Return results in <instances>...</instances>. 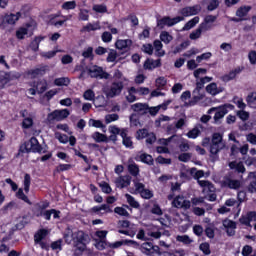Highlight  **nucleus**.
Segmentation results:
<instances>
[{
	"mask_svg": "<svg viewBox=\"0 0 256 256\" xmlns=\"http://www.w3.org/2000/svg\"><path fill=\"white\" fill-rule=\"evenodd\" d=\"M69 115L70 112L67 109L54 110L53 112L47 115V121L49 123H53L54 121H63V119H67Z\"/></svg>",
	"mask_w": 256,
	"mask_h": 256,
	"instance_id": "6e6552de",
	"label": "nucleus"
},
{
	"mask_svg": "<svg viewBox=\"0 0 256 256\" xmlns=\"http://www.w3.org/2000/svg\"><path fill=\"white\" fill-rule=\"evenodd\" d=\"M248 59L251 63V65H256V51L252 50L248 54Z\"/></svg>",
	"mask_w": 256,
	"mask_h": 256,
	"instance_id": "774afa93",
	"label": "nucleus"
},
{
	"mask_svg": "<svg viewBox=\"0 0 256 256\" xmlns=\"http://www.w3.org/2000/svg\"><path fill=\"white\" fill-rule=\"evenodd\" d=\"M123 91V82H113L109 87L104 88L103 93L107 99L119 97Z\"/></svg>",
	"mask_w": 256,
	"mask_h": 256,
	"instance_id": "423d86ee",
	"label": "nucleus"
},
{
	"mask_svg": "<svg viewBox=\"0 0 256 256\" xmlns=\"http://www.w3.org/2000/svg\"><path fill=\"white\" fill-rule=\"evenodd\" d=\"M79 21H89V10L87 9H80L78 14Z\"/></svg>",
	"mask_w": 256,
	"mask_h": 256,
	"instance_id": "79ce46f5",
	"label": "nucleus"
},
{
	"mask_svg": "<svg viewBox=\"0 0 256 256\" xmlns=\"http://www.w3.org/2000/svg\"><path fill=\"white\" fill-rule=\"evenodd\" d=\"M246 103L251 109H256V92H251L247 95Z\"/></svg>",
	"mask_w": 256,
	"mask_h": 256,
	"instance_id": "393cba45",
	"label": "nucleus"
},
{
	"mask_svg": "<svg viewBox=\"0 0 256 256\" xmlns=\"http://www.w3.org/2000/svg\"><path fill=\"white\" fill-rule=\"evenodd\" d=\"M201 33H203L200 29H199V27L196 29V30H194V31H192L191 33H190V35H189V38L192 40V41H196V39H200L201 38Z\"/></svg>",
	"mask_w": 256,
	"mask_h": 256,
	"instance_id": "3c124183",
	"label": "nucleus"
},
{
	"mask_svg": "<svg viewBox=\"0 0 256 256\" xmlns=\"http://www.w3.org/2000/svg\"><path fill=\"white\" fill-rule=\"evenodd\" d=\"M141 249L146 255H154L155 251H159V246H153L152 243L145 242L142 244Z\"/></svg>",
	"mask_w": 256,
	"mask_h": 256,
	"instance_id": "a211bd4d",
	"label": "nucleus"
},
{
	"mask_svg": "<svg viewBox=\"0 0 256 256\" xmlns=\"http://www.w3.org/2000/svg\"><path fill=\"white\" fill-rule=\"evenodd\" d=\"M223 227H225V229H237V223L233 220L225 219L223 221Z\"/></svg>",
	"mask_w": 256,
	"mask_h": 256,
	"instance_id": "09e8293b",
	"label": "nucleus"
},
{
	"mask_svg": "<svg viewBox=\"0 0 256 256\" xmlns=\"http://www.w3.org/2000/svg\"><path fill=\"white\" fill-rule=\"evenodd\" d=\"M45 237H47V230L42 229L37 234H35L34 241L35 243H41Z\"/></svg>",
	"mask_w": 256,
	"mask_h": 256,
	"instance_id": "58836bf2",
	"label": "nucleus"
},
{
	"mask_svg": "<svg viewBox=\"0 0 256 256\" xmlns=\"http://www.w3.org/2000/svg\"><path fill=\"white\" fill-rule=\"evenodd\" d=\"M160 40L163 43H165L166 45H169V43L173 41V36H171V34H169V32L163 31L160 34Z\"/></svg>",
	"mask_w": 256,
	"mask_h": 256,
	"instance_id": "72a5a7b5",
	"label": "nucleus"
},
{
	"mask_svg": "<svg viewBox=\"0 0 256 256\" xmlns=\"http://www.w3.org/2000/svg\"><path fill=\"white\" fill-rule=\"evenodd\" d=\"M198 28L202 33H206V31H211L213 29V24L203 21Z\"/></svg>",
	"mask_w": 256,
	"mask_h": 256,
	"instance_id": "c03bdc74",
	"label": "nucleus"
},
{
	"mask_svg": "<svg viewBox=\"0 0 256 256\" xmlns=\"http://www.w3.org/2000/svg\"><path fill=\"white\" fill-rule=\"evenodd\" d=\"M119 115L118 114H108L105 116V123H113V121H118Z\"/></svg>",
	"mask_w": 256,
	"mask_h": 256,
	"instance_id": "13d9d810",
	"label": "nucleus"
},
{
	"mask_svg": "<svg viewBox=\"0 0 256 256\" xmlns=\"http://www.w3.org/2000/svg\"><path fill=\"white\" fill-rule=\"evenodd\" d=\"M128 171L133 177H137V175H139V165H137L133 159L128 160Z\"/></svg>",
	"mask_w": 256,
	"mask_h": 256,
	"instance_id": "4be33fe9",
	"label": "nucleus"
},
{
	"mask_svg": "<svg viewBox=\"0 0 256 256\" xmlns=\"http://www.w3.org/2000/svg\"><path fill=\"white\" fill-rule=\"evenodd\" d=\"M89 239V235L85 234V232L81 230H71L68 229L67 233L64 235L65 243L71 244L73 241L76 249L83 253L87 249V240Z\"/></svg>",
	"mask_w": 256,
	"mask_h": 256,
	"instance_id": "f257e3e1",
	"label": "nucleus"
},
{
	"mask_svg": "<svg viewBox=\"0 0 256 256\" xmlns=\"http://www.w3.org/2000/svg\"><path fill=\"white\" fill-rule=\"evenodd\" d=\"M92 9L95 13H107V6L105 4H95Z\"/></svg>",
	"mask_w": 256,
	"mask_h": 256,
	"instance_id": "a18cd8bd",
	"label": "nucleus"
},
{
	"mask_svg": "<svg viewBox=\"0 0 256 256\" xmlns=\"http://www.w3.org/2000/svg\"><path fill=\"white\" fill-rule=\"evenodd\" d=\"M135 189L140 193L143 199H151L153 197V192L149 189H145V184L140 182H135Z\"/></svg>",
	"mask_w": 256,
	"mask_h": 256,
	"instance_id": "f8f14e48",
	"label": "nucleus"
},
{
	"mask_svg": "<svg viewBox=\"0 0 256 256\" xmlns=\"http://www.w3.org/2000/svg\"><path fill=\"white\" fill-rule=\"evenodd\" d=\"M37 93H45L47 91V80H40L34 85Z\"/></svg>",
	"mask_w": 256,
	"mask_h": 256,
	"instance_id": "bb28decb",
	"label": "nucleus"
},
{
	"mask_svg": "<svg viewBox=\"0 0 256 256\" xmlns=\"http://www.w3.org/2000/svg\"><path fill=\"white\" fill-rule=\"evenodd\" d=\"M249 11H251V6H241L236 11V17H240V19H242V17H247Z\"/></svg>",
	"mask_w": 256,
	"mask_h": 256,
	"instance_id": "c85d7f7f",
	"label": "nucleus"
},
{
	"mask_svg": "<svg viewBox=\"0 0 256 256\" xmlns=\"http://www.w3.org/2000/svg\"><path fill=\"white\" fill-rule=\"evenodd\" d=\"M29 187H31V175L25 174L24 176V191L29 193Z\"/></svg>",
	"mask_w": 256,
	"mask_h": 256,
	"instance_id": "8fccbe9b",
	"label": "nucleus"
},
{
	"mask_svg": "<svg viewBox=\"0 0 256 256\" xmlns=\"http://www.w3.org/2000/svg\"><path fill=\"white\" fill-rule=\"evenodd\" d=\"M27 33V28H20L16 31V37L17 39H25V35H27Z\"/></svg>",
	"mask_w": 256,
	"mask_h": 256,
	"instance_id": "e2e57ef3",
	"label": "nucleus"
},
{
	"mask_svg": "<svg viewBox=\"0 0 256 256\" xmlns=\"http://www.w3.org/2000/svg\"><path fill=\"white\" fill-rule=\"evenodd\" d=\"M197 23H199L198 16H196L192 20L188 21L182 28V31H189L190 29H193V27H195V25H197Z\"/></svg>",
	"mask_w": 256,
	"mask_h": 256,
	"instance_id": "2f4dec72",
	"label": "nucleus"
},
{
	"mask_svg": "<svg viewBox=\"0 0 256 256\" xmlns=\"http://www.w3.org/2000/svg\"><path fill=\"white\" fill-rule=\"evenodd\" d=\"M90 77L94 79H109V73L105 72L100 66H92L88 69Z\"/></svg>",
	"mask_w": 256,
	"mask_h": 256,
	"instance_id": "1a4fd4ad",
	"label": "nucleus"
},
{
	"mask_svg": "<svg viewBox=\"0 0 256 256\" xmlns=\"http://www.w3.org/2000/svg\"><path fill=\"white\" fill-rule=\"evenodd\" d=\"M192 95L193 97L192 100L190 101V105H197V103H199V101H201L204 97L203 94L199 92V90H194L192 92Z\"/></svg>",
	"mask_w": 256,
	"mask_h": 256,
	"instance_id": "7c9ffc66",
	"label": "nucleus"
},
{
	"mask_svg": "<svg viewBox=\"0 0 256 256\" xmlns=\"http://www.w3.org/2000/svg\"><path fill=\"white\" fill-rule=\"evenodd\" d=\"M130 125H131V127H141V122H139L137 115L132 114L130 116Z\"/></svg>",
	"mask_w": 256,
	"mask_h": 256,
	"instance_id": "4d7b16f0",
	"label": "nucleus"
},
{
	"mask_svg": "<svg viewBox=\"0 0 256 256\" xmlns=\"http://www.w3.org/2000/svg\"><path fill=\"white\" fill-rule=\"evenodd\" d=\"M69 83H71V81L69 80V78H65V77L56 78V79L54 80V84H55L57 87L67 86V85H69Z\"/></svg>",
	"mask_w": 256,
	"mask_h": 256,
	"instance_id": "e433bc0d",
	"label": "nucleus"
},
{
	"mask_svg": "<svg viewBox=\"0 0 256 256\" xmlns=\"http://www.w3.org/2000/svg\"><path fill=\"white\" fill-rule=\"evenodd\" d=\"M203 131V125L197 124L192 130H190L186 135L189 139H197Z\"/></svg>",
	"mask_w": 256,
	"mask_h": 256,
	"instance_id": "6ab92c4d",
	"label": "nucleus"
},
{
	"mask_svg": "<svg viewBox=\"0 0 256 256\" xmlns=\"http://www.w3.org/2000/svg\"><path fill=\"white\" fill-rule=\"evenodd\" d=\"M222 187H228V189H239L241 187V181L235 180L231 177H224L221 181Z\"/></svg>",
	"mask_w": 256,
	"mask_h": 256,
	"instance_id": "9b49d317",
	"label": "nucleus"
},
{
	"mask_svg": "<svg viewBox=\"0 0 256 256\" xmlns=\"http://www.w3.org/2000/svg\"><path fill=\"white\" fill-rule=\"evenodd\" d=\"M121 137L123 139L122 143L125 145V147H133V141L131 140V137L127 136V129H122Z\"/></svg>",
	"mask_w": 256,
	"mask_h": 256,
	"instance_id": "a878e982",
	"label": "nucleus"
},
{
	"mask_svg": "<svg viewBox=\"0 0 256 256\" xmlns=\"http://www.w3.org/2000/svg\"><path fill=\"white\" fill-rule=\"evenodd\" d=\"M199 249L202 251V253H204V255H211V248L209 243L204 242L200 244Z\"/></svg>",
	"mask_w": 256,
	"mask_h": 256,
	"instance_id": "49530a36",
	"label": "nucleus"
},
{
	"mask_svg": "<svg viewBox=\"0 0 256 256\" xmlns=\"http://www.w3.org/2000/svg\"><path fill=\"white\" fill-rule=\"evenodd\" d=\"M45 153V148L39 144V140L37 138L32 137L28 142H25L20 146L18 155L21 153Z\"/></svg>",
	"mask_w": 256,
	"mask_h": 256,
	"instance_id": "7ed1b4c3",
	"label": "nucleus"
},
{
	"mask_svg": "<svg viewBox=\"0 0 256 256\" xmlns=\"http://www.w3.org/2000/svg\"><path fill=\"white\" fill-rule=\"evenodd\" d=\"M114 213H117V215H121L122 217H129V212L123 207H116Z\"/></svg>",
	"mask_w": 256,
	"mask_h": 256,
	"instance_id": "052dcab7",
	"label": "nucleus"
},
{
	"mask_svg": "<svg viewBox=\"0 0 256 256\" xmlns=\"http://www.w3.org/2000/svg\"><path fill=\"white\" fill-rule=\"evenodd\" d=\"M176 240L179 241V243H183L184 245H191V243H193V239H191L188 235H178Z\"/></svg>",
	"mask_w": 256,
	"mask_h": 256,
	"instance_id": "c9c22d12",
	"label": "nucleus"
},
{
	"mask_svg": "<svg viewBox=\"0 0 256 256\" xmlns=\"http://www.w3.org/2000/svg\"><path fill=\"white\" fill-rule=\"evenodd\" d=\"M49 71V66H40L28 72L30 79H37V77H43Z\"/></svg>",
	"mask_w": 256,
	"mask_h": 256,
	"instance_id": "4468645a",
	"label": "nucleus"
},
{
	"mask_svg": "<svg viewBox=\"0 0 256 256\" xmlns=\"http://www.w3.org/2000/svg\"><path fill=\"white\" fill-rule=\"evenodd\" d=\"M131 109L139 115H145L149 111V105L143 103H136L131 106Z\"/></svg>",
	"mask_w": 256,
	"mask_h": 256,
	"instance_id": "f3484780",
	"label": "nucleus"
},
{
	"mask_svg": "<svg viewBox=\"0 0 256 256\" xmlns=\"http://www.w3.org/2000/svg\"><path fill=\"white\" fill-rule=\"evenodd\" d=\"M142 51L147 53V55H153V45L151 44H144L142 46Z\"/></svg>",
	"mask_w": 256,
	"mask_h": 256,
	"instance_id": "69168bd1",
	"label": "nucleus"
},
{
	"mask_svg": "<svg viewBox=\"0 0 256 256\" xmlns=\"http://www.w3.org/2000/svg\"><path fill=\"white\" fill-rule=\"evenodd\" d=\"M115 45L116 49H120V51H123V49H129V47L133 45V41H131L130 39L118 40L116 41Z\"/></svg>",
	"mask_w": 256,
	"mask_h": 256,
	"instance_id": "5701e85b",
	"label": "nucleus"
},
{
	"mask_svg": "<svg viewBox=\"0 0 256 256\" xmlns=\"http://www.w3.org/2000/svg\"><path fill=\"white\" fill-rule=\"evenodd\" d=\"M229 167L230 169H236V171H238V173H245V166L243 165L242 162H230L229 163Z\"/></svg>",
	"mask_w": 256,
	"mask_h": 256,
	"instance_id": "473e14b6",
	"label": "nucleus"
},
{
	"mask_svg": "<svg viewBox=\"0 0 256 256\" xmlns=\"http://www.w3.org/2000/svg\"><path fill=\"white\" fill-rule=\"evenodd\" d=\"M185 18L183 16H177L175 18H171L166 16L157 21V27L159 29H165V27H173V25H177V23H181Z\"/></svg>",
	"mask_w": 256,
	"mask_h": 256,
	"instance_id": "0eeeda50",
	"label": "nucleus"
},
{
	"mask_svg": "<svg viewBox=\"0 0 256 256\" xmlns=\"http://www.w3.org/2000/svg\"><path fill=\"white\" fill-rule=\"evenodd\" d=\"M153 45L156 57H163L165 55V52L163 50V43H161L160 40H155Z\"/></svg>",
	"mask_w": 256,
	"mask_h": 256,
	"instance_id": "b1692460",
	"label": "nucleus"
},
{
	"mask_svg": "<svg viewBox=\"0 0 256 256\" xmlns=\"http://www.w3.org/2000/svg\"><path fill=\"white\" fill-rule=\"evenodd\" d=\"M190 175L197 180L198 185H200V187H202L203 189V193H205V191H209L210 193H213V191H215V186H213V183L208 180H199L201 179V177H205V172L203 170L191 168Z\"/></svg>",
	"mask_w": 256,
	"mask_h": 256,
	"instance_id": "f03ea898",
	"label": "nucleus"
},
{
	"mask_svg": "<svg viewBox=\"0 0 256 256\" xmlns=\"http://www.w3.org/2000/svg\"><path fill=\"white\" fill-rule=\"evenodd\" d=\"M249 177H250L251 181L248 186V191L250 193H256V172H251L249 174Z\"/></svg>",
	"mask_w": 256,
	"mask_h": 256,
	"instance_id": "cd10ccee",
	"label": "nucleus"
},
{
	"mask_svg": "<svg viewBox=\"0 0 256 256\" xmlns=\"http://www.w3.org/2000/svg\"><path fill=\"white\" fill-rule=\"evenodd\" d=\"M125 198L127 200V203H129L130 207H133L134 209H139V202L133 198L130 194H126Z\"/></svg>",
	"mask_w": 256,
	"mask_h": 256,
	"instance_id": "4c0bfd02",
	"label": "nucleus"
},
{
	"mask_svg": "<svg viewBox=\"0 0 256 256\" xmlns=\"http://www.w3.org/2000/svg\"><path fill=\"white\" fill-rule=\"evenodd\" d=\"M219 5H221L219 0H210L207 9L208 11H215V9H219Z\"/></svg>",
	"mask_w": 256,
	"mask_h": 256,
	"instance_id": "37998d69",
	"label": "nucleus"
},
{
	"mask_svg": "<svg viewBox=\"0 0 256 256\" xmlns=\"http://www.w3.org/2000/svg\"><path fill=\"white\" fill-rule=\"evenodd\" d=\"M157 141V136L153 132H149L148 135L146 136V143L147 145H153Z\"/></svg>",
	"mask_w": 256,
	"mask_h": 256,
	"instance_id": "6e6d98bb",
	"label": "nucleus"
},
{
	"mask_svg": "<svg viewBox=\"0 0 256 256\" xmlns=\"http://www.w3.org/2000/svg\"><path fill=\"white\" fill-rule=\"evenodd\" d=\"M226 144L223 141V134L221 133H214L212 135V139L210 142V148L209 151L211 153V155H219L220 151H223V149H225Z\"/></svg>",
	"mask_w": 256,
	"mask_h": 256,
	"instance_id": "20e7f679",
	"label": "nucleus"
},
{
	"mask_svg": "<svg viewBox=\"0 0 256 256\" xmlns=\"http://www.w3.org/2000/svg\"><path fill=\"white\" fill-rule=\"evenodd\" d=\"M149 131L147 129H140L136 132V139H146Z\"/></svg>",
	"mask_w": 256,
	"mask_h": 256,
	"instance_id": "5fc2aeb1",
	"label": "nucleus"
},
{
	"mask_svg": "<svg viewBox=\"0 0 256 256\" xmlns=\"http://www.w3.org/2000/svg\"><path fill=\"white\" fill-rule=\"evenodd\" d=\"M206 91L207 93H209L210 95H218L219 93V89L217 88V84L216 83H211L206 87Z\"/></svg>",
	"mask_w": 256,
	"mask_h": 256,
	"instance_id": "a19ab883",
	"label": "nucleus"
},
{
	"mask_svg": "<svg viewBox=\"0 0 256 256\" xmlns=\"http://www.w3.org/2000/svg\"><path fill=\"white\" fill-rule=\"evenodd\" d=\"M236 115H237V117H239V119H241V121L249 120V112H247L245 110L237 111Z\"/></svg>",
	"mask_w": 256,
	"mask_h": 256,
	"instance_id": "864d4df0",
	"label": "nucleus"
},
{
	"mask_svg": "<svg viewBox=\"0 0 256 256\" xmlns=\"http://www.w3.org/2000/svg\"><path fill=\"white\" fill-rule=\"evenodd\" d=\"M55 138L60 141V143H68L69 142V137L65 134H61L59 132L55 133Z\"/></svg>",
	"mask_w": 256,
	"mask_h": 256,
	"instance_id": "bf43d9fd",
	"label": "nucleus"
},
{
	"mask_svg": "<svg viewBox=\"0 0 256 256\" xmlns=\"http://www.w3.org/2000/svg\"><path fill=\"white\" fill-rule=\"evenodd\" d=\"M16 196L18 199H21L22 201H25V203H28V205H31V201L29 200L27 195H25V193L23 192V189H19L18 192L16 193Z\"/></svg>",
	"mask_w": 256,
	"mask_h": 256,
	"instance_id": "de8ad7c7",
	"label": "nucleus"
},
{
	"mask_svg": "<svg viewBox=\"0 0 256 256\" xmlns=\"http://www.w3.org/2000/svg\"><path fill=\"white\" fill-rule=\"evenodd\" d=\"M114 183L119 189H125V187H129L131 185V176H119L115 179Z\"/></svg>",
	"mask_w": 256,
	"mask_h": 256,
	"instance_id": "ddd939ff",
	"label": "nucleus"
},
{
	"mask_svg": "<svg viewBox=\"0 0 256 256\" xmlns=\"http://www.w3.org/2000/svg\"><path fill=\"white\" fill-rule=\"evenodd\" d=\"M135 160L142 161V163H146V165H153V156L147 153L136 155Z\"/></svg>",
	"mask_w": 256,
	"mask_h": 256,
	"instance_id": "412c9836",
	"label": "nucleus"
},
{
	"mask_svg": "<svg viewBox=\"0 0 256 256\" xmlns=\"http://www.w3.org/2000/svg\"><path fill=\"white\" fill-rule=\"evenodd\" d=\"M241 71H243V69H241L240 67L235 68L234 70L230 71L228 74H225L224 76H222V81H224L225 83L232 81V79H235V77H237V75H239Z\"/></svg>",
	"mask_w": 256,
	"mask_h": 256,
	"instance_id": "aec40b11",
	"label": "nucleus"
},
{
	"mask_svg": "<svg viewBox=\"0 0 256 256\" xmlns=\"http://www.w3.org/2000/svg\"><path fill=\"white\" fill-rule=\"evenodd\" d=\"M92 139H94V141H96L97 143H105V141H107V136H105V134L95 132L94 134H92Z\"/></svg>",
	"mask_w": 256,
	"mask_h": 256,
	"instance_id": "ea45409f",
	"label": "nucleus"
},
{
	"mask_svg": "<svg viewBox=\"0 0 256 256\" xmlns=\"http://www.w3.org/2000/svg\"><path fill=\"white\" fill-rule=\"evenodd\" d=\"M77 7V2L75 0L67 1L62 4V9L64 11H71Z\"/></svg>",
	"mask_w": 256,
	"mask_h": 256,
	"instance_id": "f704fd0d",
	"label": "nucleus"
},
{
	"mask_svg": "<svg viewBox=\"0 0 256 256\" xmlns=\"http://www.w3.org/2000/svg\"><path fill=\"white\" fill-rule=\"evenodd\" d=\"M21 17V13L18 12L17 14H9L6 15V21L8 25H15L17 21H19V18Z\"/></svg>",
	"mask_w": 256,
	"mask_h": 256,
	"instance_id": "c756f323",
	"label": "nucleus"
},
{
	"mask_svg": "<svg viewBox=\"0 0 256 256\" xmlns=\"http://www.w3.org/2000/svg\"><path fill=\"white\" fill-rule=\"evenodd\" d=\"M83 97L86 101H93L95 99V92H93L91 89L86 90L83 94Z\"/></svg>",
	"mask_w": 256,
	"mask_h": 256,
	"instance_id": "603ef678",
	"label": "nucleus"
},
{
	"mask_svg": "<svg viewBox=\"0 0 256 256\" xmlns=\"http://www.w3.org/2000/svg\"><path fill=\"white\" fill-rule=\"evenodd\" d=\"M69 169H71L70 164H60L55 171L56 173H61L63 171H69Z\"/></svg>",
	"mask_w": 256,
	"mask_h": 256,
	"instance_id": "338daca9",
	"label": "nucleus"
},
{
	"mask_svg": "<svg viewBox=\"0 0 256 256\" xmlns=\"http://www.w3.org/2000/svg\"><path fill=\"white\" fill-rule=\"evenodd\" d=\"M211 56H212L211 52H206V53H203L200 56H197L196 61H197V63H201L202 61H206L207 59H211Z\"/></svg>",
	"mask_w": 256,
	"mask_h": 256,
	"instance_id": "680f3d73",
	"label": "nucleus"
},
{
	"mask_svg": "<svg viewBox=\"0 0 256 256\" xmlns=\"http://www.w3.org/2000/svg\"><path fill=\"white\" fill-rule=\"evenodd\" d=\"M173 207H176V209H190L191 208V201L185 199L183 196H177L172 201Z\"/></svg>",
	"mask_w": 256,
	"mask_h": 256,
	"instance_id": "9d476101",
	"label": "nucleus"
},
{
	"mask_svg": "<svg viewBox=\"0 0 256 256\" xmlns=\"http://www.w3.org/2000/svg\"><path fill=\"white\" fill-rule=\"evenodd\" d=\"M201 11L200 6L185 7L181 10L183 17H191V15H197Z\"/></svg>",
	"mask_w": 256,
	"mask_h": 256,
	"instance_id": "2eb2a0df",
	"label": "nucleus"
},
{
	"mask_svg": "<svg viewBox=\"0 0 256 256\" xmlns=\"http://www.w3.org/2000/svg\"><path fill=\"white\" fill-rule=\"evenodd\" d=\"M229 109L230 111H233V109H235V106H233V104H224L219 107H213L208 110V114H211L213 113V111H216L214 115V121L215 123H219V121H221V119H223V117H225V115L229 113Z\"/></svg>",
	"mask_w": 256,
	"mask_h": 256,
	"instance_id": "39448f33",
	"label": "nucleus"
},
{
	"mask_svg": "<svg viewBox=\"0 0 256 256\" xmlns=\"http://www.w3.org/2000/svg\"><path fill=\"white\" fill-rule=\"evenodd\" d=\"M157 67H161V59H157V60L147 59L144 62V69L148 71H153V69H157Z\"/></svg>",
	"mask_w": 256,
	"mask_h": 256,
	"instance_id": "dca6fc26",
	"label": "nucleus"
},
{
	"mask_svg": "<svg viewBox=\"0 0 256 256\" xmlns=\"http://www.w3.org/2000/svg\"><path fill=\"white\" fill-rule=\"evenodd\" d=\"M191 157H192L191 153H182L179 155L178 159L183 163H187V161H191Z\"/></svg>",
	"mask_w": 256,
	"mask_h": 256,
	"instance_id": "0e129e2a",
	"label": "nucleus"
}]
</instances>
